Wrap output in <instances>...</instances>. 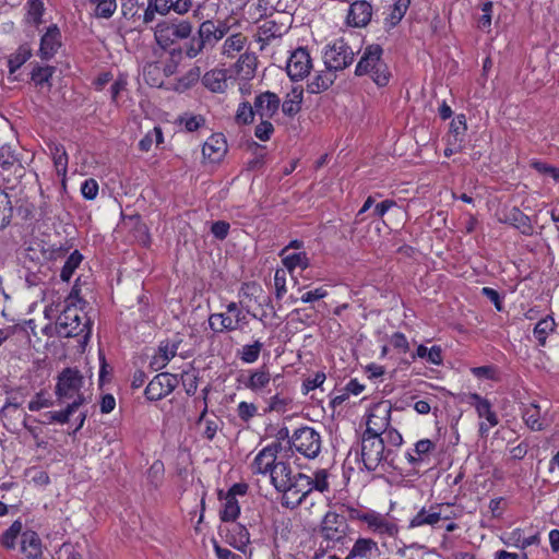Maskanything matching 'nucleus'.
<instances>
[{
    "instance_id": "obj_1",
    "label": "nucleus",
    "mask_w": 559,
    "mask_h": 559,
    "mask_svg": "<svg viewBox=\"0 0 559 559\" xmlns=\"http://www.w3.org/2000/svg\"><path fill=\"white\" fill-rule=\"evenodd\" d=\"M354 456L356 462H360L369 472L394 466L395 452L392 448L384 445V438L382 436L362 435L360 445L350 450L348 460Z\"/></svg>"
},
{
    "instance_id": "obj_2",
    "label": "nucleus",
    "mask_w": 559,
    "mask_h": 559,
    "mask_svg": "<svg viewBox=\"0 0 559 559\" xmlns=\"http://www.w3.org/2000/svg\"><path fill=\"white\" fill-rule=\"evenodd\" d=\"M345 512L350 521L360 522L367 532L379 539L395 538L400 527L393 516L370 508L345 506Z\"/></svg>"
},
{
    "instance_id": "obj_3",
    "label": "nucleus",
    "mask_w": 559,
    "mask_h": 559,
    "mask_svg": "<svg viewBox=\"0 0 559 559\" xmlns=\"http://www.w3.org/2000/svg\"><path fill=\"white\" fill-rule=\"evenodd\" d=\"M382 55L383 49L380 45H368L356 66L355 74L357 76L369 75L380 87L388 85L391 72L382 59Z\"/></svg>"
},
{
    "instance_id": "obj_4",
    "label": "nucleus",
    "mask_w": 559,
    "mask_h": 559,
    "mask_svg": "<svg viewBox=\"0 0 559 559\" xmlns=\"http://www.w3.org/2000/svg\"><path fill=\"white\" fill-rule=\"evenodd\" d=\"M85 379L76 368H64L57 377L55 394L60 402L71 401L78 407L87 402Z\"/></svg>"
},
{
    "instance_id": "obj_5",
    "label": "nucleus",
    "mask_w": 559,
    "mask_h": 559,
    "mask_svg": "<svg viewBox=\"0 0 559 559\" xmlns=\"http://www.w3.org/2000/svg\"><path fill=\"white\" fill-rule=\"evenodd\" d=\"M83 307L63 306L61 313L56 322V330L60 337H78L81 336L79 343L85 347L90 337L88 322H82L85 316H82Z\"/></svg>"
},
{
    "instance_id": "obj_6",
    "label": "nucleus",
    "mask_w": 559,
    "mask_h": 559,
    "mask_svg": "<svg viewBox=\"0 0 559 559\" xmlns=\"http://www.w3.org/2000/svg\"><path fill=\"white\" fill-rule=\"evenodd\" d=\"M192 34V24L187 20H164L156 24L154 38L162 49H168L178 40L188 39Z\"/></svg>"
},
{
    "instance_id": "obj_7",
    "label": "nucleus",
    "mask_w": 559,
    "mask_h": 559,
    "mask_svg": "<svg viewBox=\"0 0 559 559\" xmlns=\"http://www.w3.org/2000/svg\"><path fill=\"white\" fill-rule=\"evenodd\" d=\"M290 449L308 460L316 459L322 449V437L314 428L305 426L289 437Z\"/></svg>"
},
{
    "instance_id": "obj_8",
    "label": "nucleus",
    "mask_w": 559,
    "mask_h": 559,
    "mask_svg": "<svg viewBox=\"0 0 559 559\" xmlns=\"http://www.w3.org/2000/svg\"><path fill=\"white\" fill-rule=\"evenodd\" d=\"M457 513L454 512L450 503H433L428 508L423 507L408 522V528L420 526L435 527L442 520H454Z\"/></svg>"
},
{
    "instance_id": "obj_9",
    "label": "nucleus",
    "mask_w": 559,
    "mask_h": 559,
    "mask_svg": "<svg viewBox=\"0 0 559 559\" xmlns=\"http://www.w3.org/2000/svg\"><path fill=\"white\" fill-rule=\"evenodd\" d=\"M468 405L475 408L479 418L478 433L481 438H487L490 430L499 424L497 413L492 404L486 397L478 393H468L464 400Z\"/></svg>"
},
{
    "instance_id": "obj_10",
    "label": "nucleus",
    "mask_w": 559,
    "mask_h": 559,
    "mask_svg": "<svg viewBox=\"0 0 559 559\" xmlns=\"http://www.w3.org/2000/svg\"><path fill=\"white\" fill-rule=\"evenodd\" d=\"M310 476L304 473H297L292 480L280 492L282 493L281 503L288 509H296L302 502L307 501L311 493Z\"/></svg>"
},
{
    "instance_id": "obj_11",
    "label": "nucleus",
    "mask_w": 559,
    "mask_h": 559,
    "mask_svg": "<svg viewBox=\"0 0 559 559\" xmlns=\"http://www.w3.org/2000/svg\"><path fill=\"white\" fill-rule=\"evenodd\" d=\"M246 323L247 313L236 302H229L226 311L213 313L209 318V324L214 332L242 329Z\"/></svg>"
},
{
    "instance_id": "obj_12",
    "label": "nucleus",
    "mask_w": 559,
    "mask_h": 559,
    "mask_svg": "<svg viewBox=\"0 0 559 559\" xmlns=\"http://www.w3.org/2000/svg\"><path fill=\"white\" fill-rule=\"evenodd\" d=\"M355 52L350 46L343 39L337 38L328 44L323 52L325 68L335 72L349 67L354 61Z\"/></svg>"
},
{
    "instance_id": "obj_13",
    "label": "nucleus",
    "mask_w": 559,
    "mask_h": 559,
    "mask_svg": "<svg viewBox=\"0 0 559 559\" xmlns=\"http://www.w3.org/2000/svg\"><path fill=\"white\" fill-rule=\"evenodd\" d=\"M392 406L389 401L373 404L367 414L364 435L382 436L390 425Z\"/></svg>"
},
{
    "instance_id": "obj_14",
    "label": "nucleus",
    "mask_w": 559,
    "mask_h": 559,
    "mask_svg": "<svg viewBox=\"0 0 559 559\" xmlns=\"http://www.w3.org/2000/svg\"><path fill=\"white\" fill-rule=\"evenodd\" d=\"M312 68V60L308 49L299 47L294 50L286 63V71L293 81L306 78Z\"/></svg>"
},
{
    "instance_id": "obj_15",
    "label": "nucleus",
    "mask_w": 559,
    "mask_h": 559,
    "mask_svg": "<svg viewBox=\"0 0 559 559\" xmlns=\"http://www.w3.org/2000/svg\"><path fill=\"white\" fill-rule=\"evenodd\" d=\"M280 450V442H272L261 449L250 464L252 473L266 476L273 466L278 462L277 453Z\"/></svg>"
},
{
    "instance_id": "obj_16",
    "label": "nucleus",
    "mask_w": 559,
    "mask_h": 559,
    "mask_svg": "<svg viewBox=\"0 0 559 559\" xmlns=\"http://www.w3.org/2000/svg\"><path fill=\"white\" fill-rule=\"evenodd\" d=\"M382 551L378 540L368 536H359L348 551L346 559H380Z\"/></svg>"
},
{
    "instance_id": "obj_17",
    "label": "nucleus",
    "mask_w": 559,
    "mask_h": 559,
    "mask_svg": "<svg viewBox=\"0 0 559 559\" xmlns=\"http://www.w3.org/2000/svg\"><path fill=\"white\" fill-rule=\"evenodd\" d=\"M346 523L341 515L333 511L324 514L321 522V535L325 540L340 542L344 538Z\"/></svg>"
},
{
    "instance_id": "obj_18",
    "label": "nucleus",
    "mask_w": 559,
    "mask_h": 559,
    "mask_svg": "<svg viewBox=\"0 0 559 559\" xmlns=\"http://www.w3.org/2000/svg\"><path fill=\"white\" fill-rule=\"evenodd\" d=\"M229 26L225 21L206 20L199 26L198 34L207 48H213L228 33Z\"/></svg>"
},
{
    "instance_id": "obj_19",
    "label": "nucleus",
    "mask_w": 559,
    "mask_h": 559,
    "mask_svg": "<svg viewBox=\"0 0 559 559\" xmlns=\"http://www.w3.org/2000/svg\"><path fill=\"white\" fill-rule=\"evenodd\" d=\"M176 379L169 373L155 376L145 389V396L150 401H159L169 395L175 389Z\"/></svg>"
},
{
    "instance_id": "obj_20",
    "label": "nucleus",
    "mask_w": 559,
    "mask_h": 559,
    "mask_svg": "<svg viewBox=\"0 0 559 559\" xmlns=\"http://www.w3.org/2000/svg\"><path fill=\"white\" fill-rule=\"evenodd\" d=\"M436 450V443L430 439L418 440L413 449L405 452V459L408 464L414 468L420 467L423 464L429 462L431 453Z\"/></svg>"
},
{
    "instance_id": "obj_21",
    "label": "nucleus",
    "mask_w": 559,
    "mask_h": 559,
    "mask_svg": "<svg viewBox=\"0 0 559 559\" xmlns=\"http://www.w3.org/2000/svg\"><path fill=\"white\" fill-rule=\"evenodd\" d=\"M61 47V32L57 25H51L40 38L38 56L43 60H50Z\"/></svg>"
},
{
    "instance_id": "obj_22",
    "label": "nucleus",
    "mask_w": 559,
    "mask_h": 559,
    "mask_svg": "<svg viewBox=\"0 0 559 559\" xmlns=\"http://www.w3.org/2000/svg\"><path fill=\"white\" fill-rule=\"evenodd\" d=\"M20 544L23 559H44L41 539L36 532L32 530L24 531Z\"/></svg>"
},
{
    "instance_id": "obj_23",
    "label": "nucleus",
    "mask_w": 559,
    "mask_h": 559,
    "mask_svg": "<svg viewBox=\"0 0 559 559\" xmlns=\"http://www.w3.org/2000/svg\"><path fill=\"white\" fill-rule=\"evenodd\" d=\"M371 16L372 5L369 2L354 1L348 9L347 24L353 27H364L370 22Z\"/></svg>"
},
{
    "instance_id": "obj_24",
    "label": "nucleus",
    "mask_w": 559,
    "mask_h": 559,
    "mask_svg": "<svg viewBox=\"0 0 559 559\" xmlns=\"http://www.w3.org/2000/svg\"><path fill=\"white\" fill-rule=\"evenodd\" d=\"M501 540L506 546H511L520 550H525L530 546L539 545L540 536L539 533H534L530 536H525L524 530L516 527L509 533H504L501 536Z\"/></svg>"
},
{
    "instance_id": "obj_25",
    "label": "nucleus",
    "mask_w": 559,
    "mask_h": 559,
    "mask_svg": "<svg viewBox=\"0 0 559 559\" xmlns=\"http://www.w3.org/2000/svg\"><path fill=\"white\" fill-rule=\"evenodd\" d=\"M227 153V142L222 133L212 134L203 144L202 154L211 163L223 159Z\"/></svg>"
},
{
    "instance_id": "obj_26",
    "label": "nucleus",
    "mask_w": 559,
    "mask_h": 559,
    "mask_svg": "<svg viewBox=\"0 0 559 559\" xmlns=\"http://www.w3.org/2000/svg\"><path fill=\"white\" fill-rule=\"evenodd\" d=\"M247 373L248 376L242 380L245 388L251 390L255 394L264 393L271 383V374L265 366L259 369H250Z\"/></svg>"
},
{
    "instance_id": "obj_27",
    "label": "nucleus",
    "mask_w": 559,
    "mask_h": 559,
    "mask_svg": "<svg viewBox=\"0 0 559 559\" xmlns=\"http://www.w3.org/2000/svg\"><path fill=\"white\" fill-rule=\"evenodd\" d=\"M280 97L270 91L261 93L254 99V109L261 118H272L280 108Z\"/></svg>"
},
{
    "instance_id": "obj_28",
    "label": "nucleus",
    "mask_w": 559,
    "mask_h": 559,
    "mask_svg": "<svg viewBox=\"0 0 559 559\" xmlns=\"http://www.w3.org/2000/svg\"><path fill=\"white\" fill-rule=\"evenodd\" d=\"M225 537L226 542L230 546L240 551H245L250 542V534L247 527L242 524L236 523L235 521L228 522Z\"/></svg>"
},
{
    "instance_id": "obj_29",
    "label": "nucleus",
    "mask_w": 559,
    "mask_h": 559,
    "mask_svg": "<svg viewBox=\"0 0 559 559\" xmlns=\"http://www.w3.org/2000/svg\"><path fill=\"white\" fill-rule=\"evenodd\" d=\"M522 417L525 425L533 431H542L546 428L542 408L535 401L524 405Z\"/></svg>"
},
{
    "instance_id": "obj_30",
    "label": "nucleus",
    "mask_w": 559,
    "mask_h": 559,
    "mask_svg": "<svg viewBox=\"0 0 559 559\" xmlns=\"http://www.w3.org/2000/svg\"><path fill=\"white\" fill-rule=\"evenodd\" d=\"M267 475L270 476L271 484L277 491L286 488V485L294 477L292 467L283 461H278Z\"/></svg>"
},
{
    "instance_id": "obj_31",
    "label": "nucleus",
    "mask_w": 559,
    "mask_h": 559,
    "mask_svg": "<svg viewBox=\"0 0 559 559\" xmlns=\"http://www.w3.org/2000/svg\"><path fill=\"white\" fill-rule=\"evenodd\" d=\"M203 85L213 93H224L227 87V72L223 69H213L202 78Z\"/></svg>"
},
{
    "instance_id": "obj_32",
    "label": "nucleus",
    "mask_w": 559,
    "mask_h": 559,
    "mask_svg": "<svg viewBox=\"0 0 559 559\" xmlns=\"http://www.w3.org/2000/svg\"><path fill=\"white\" fill-rule=\"evenodd\" d=\"M467 131L466 118L463 114L457 115L450 122L448 143L454 147L463 148L464 138Z\"/></svg>"
},
{
    "instance_id": "obj_33",
    "label": "nucleus",
    "mask_w": 559,
    "mask_h": 559,
    "mask_svg": "<svg viewBox=\"0 0 559 559\" xmlns=\"http://www.w3.org/2000/svg\"><path fill=\"white\" fill-rule=\"evenodd\" d=\"M335 80V71L326 68L325 70L319 71L314 74V76L309 81L307 90L311 94H319L326 91Z\"/></svg>"
},
{
    "instance_id": "obj_34",
    "label": "nucleus",
    "mask_w": 559,
    "mask_h": 559,
    "mask_svg": "<svg viewBox=\"0 0 559 559\" xmlns=\"http://www.w3.org/2000/svg\"><path fill=\"white\" fill-rule=\"evenodd\" d=\"M283 265L292 274L296 269L306 270L309 264V258L305 251L288 252V249H282L280 252Z\"/></svg>"
},
{
    "instance_id": "obj_35",
    "label": "nucleus",
    "mask_w": 559,
    "mask_h": 559,
    "mask_svg": "<svg viewBox=\"0 0 559 559\" xmlns=\"http://www.w3.org/2000/svg\"><path fill=\"white\" fill-rule=\"evenodd\" d=\"M304 100V88L301 86H293L292 90L286 94L285 99L282 104V111L284 115L294 117L300 109Z\"/></svg>"
},
{
    "instance_id": "obj_36",
    "label": "nucleus",
    "mask_w": 559,
    "mask_h": 559,
    "mask_svg": "<svg viewBox=\"0 0 559 559\" xmlns=\"http://www.w3.org/2000/svg\"><path fill=\"white\" fill-rule=\"evenodd\" d=\"M247 37L241 33L228 36L222 47L223 56L235 58L246 46Z\"/></svg>"
},
{
    "instance_id": "obj_37",
    "label": "nucleus",
    "mask_w": 559,
    "mask_h": 559,
    "mask_svg": "<svg viewBox=\"0 0 559 559\" xmlns=\"http://www.w3.org/2000/svg\"><path fill=\"white\" fill-rule=\"evenodd\" d=\"M240 513V506L237 498H234L233 495H225L222 498V509H221V520L223 522H233L235 521Z\"/></svg>"
},
{
    "instance_id": "obj_38",
    "label": "nucleus",
    "mask_w": 559,
    "mask_h": 559,
    "mask_svg": "<svg viewBox=\"0 0 559 559\" xmlns=\"http://www.w3.org/2000/svg\"><path fill=\"white\" fill-rule=\"evenodd\" d=\"M257 68V57L253 52H243L240 55L236 70L243 79L249 80L253 78Z\"/></svg>"
},
{
    "instance_id": "obj_39",
    "label": "nucleus",
    "mask_w": 559,
    "mask_h": 559,
    "mask_svg": "<svg viewBox=\"0 0 559 559\" xmlns=\"http://www.w3.org/2000/svg\"><path fill=\"white\" fill-rule=\"evenodd\" d=\"M32 57V48L28 44L21 45L15 52L8 58L9 73L13 74Z\"/></svg>"
},
{
    "instance_id": "obj_40",
    "label": "nucleus",
    "mask_w": 559,
    "mask_h": 559,
    "mask_svg": "<svg viewBox=\"0 0 559 559\" xmlns=\"http://www.w3.org/2000/svg\"><path fill=\"white\" fill-rule=\"evenodd\" d=\"M48 148L52 156L57 173L59 175H66L68 169V154L64 146L57 142H50L48 143Z\"/></svg>"
},
{
    "instance_id": "obj_41",
    "label": "nucleus",
    "mask_w": 559,
    "mask_h": 559,
    "mask_svg": "<svg viewBox=\"0 0 559 559\" xmlns=\"http://www.w3.org/2000/svg\"><path fill=\"white\" fill-rule=\"evenodd\" d=\"M411 0H396L393 7L390 8V13L384 19V25L388 28H392L400 23L405 15Z\"/></svg>"
},
{
    "instance_id": "obj_42",
    "label": "nucleus",
    "mask_w": 559,
    "mask_h": 559,
    "mask_svg": "<svg viewBox=\"0 0 559 559\" xmlns=\"http://www.w3.org/2000/svg\"><path fill=\"white\" fill-rule=\"evenodd\" d=\"M13 217L11 197L0 188V230L5 229Z\"/></svg>"
},
{
    "instance_id": "obj_43",
    "label": "nucleus",
    "mask_w": 559,
    "mask_h": 559,
    "mask_svg": "<svg viewBox=\"0 0 559 559\" xmlns=\"http://www.w3.org/2000/svg\"><path fill=\"white\" fill-rule=\"evenodd\" d=\"M207 393H209V388H204L202 390L204 408L199 417V423L205 425L204 430H203V436L206 439L212 440L218 430V425H217L216 420L209 419L205 417L206 413H207V403H206Z\"/></svg>"
},
{
    "instance_id": "obj_44",
    "label": "nucleus",
    "mask_w": 559,
    "mask_h": 559,
    "mask_svg": "<svg viewBox=\"0 0 559 559\" xmlns=\"http://www.w3.org/2000/svg\"><path fill=\"white\" fill-rule=\"evenodd\" d=\"M22 528V522L20 520L14 521L11 526L1 535L0 544L7 549H14L17 537L23 533Z\"/></svg>"
},
{
    "instance_id": "obj_45",
    "label": "nucleus",
    "mask_w": 559,
    "mask_h": 559,
    "mask_svg": "<svg viewBox=\"0 0 559 559\" xmlns=\"http://www.w3.org/2000/svg\"><path fill=\"white\" fill-rule=\"evenodd\" d=\"M83 260V255L78 251L74 250L64 262L61 272L60 277L63 282H69L72 277L75 270L79 267Z\"/></svg>"
},
{
    "instance_id": "obj_46",
    "label": "nucleus",
    "mask_w": 559,
    "mask_h": 559,
    "mask_svg": "<svg viewBox=\"0 0 559 559\" xmlns=\"http://www.w3.org/2000/svg\"><path fill=\"white\" fill-rule=\"evenodd\" d=\"M14 169H22L21 165L19 164L17 158L14 156V154L11 152L9 147H1L0 148V176H4L5 171H11Z\"/></svg>"
},
{
    "instance_id": "obj_47",
    "label": "nucleus",
    "mask_w": 559,
    "mask_h": 559,
    "mask_svg": "<svg viewBox=\"0 0 559 559\" xmlns=\"http://www.w3.org/2000/svg\"><path fill=\"white\" fill-rule=\"evenodd\" d=\"M555 325V320L551 317H546L537 322L534 329V336L538 341L539 346L546 345L547 335L554 331Z\"/></svg>"
},
{
    "instance_id": "obj_48",
    "label": "nucleus",
    "mask_w": 559,
    "mask_h": 559,
    "mask_svg": "<svg viewBox=\"0 0 559 559\" xmlns=\"http://www.w3.org/2000/svg\"><path fill=\"white\" fill-rule=\"evenodd\" d=\"M164 142V135L160 127H154L152 131H148L143 139L139 142V148L142 152H148L153 144L159 145Z\"/></svg>"
},
{
    "instance_id": "obj_49",
    "label": "nucleus",
    "mask_w": 559,
    "mask_h": 559,
    "mask_svg": "<svg viewBox=\"0 0 559 559\" xmlns=\"http://www.w3.org/2000/svg\"><path fill=\"white\" fill-rule=\"evenodd\" d=\"M26 7L28 21L36 26L39 25L45 12L44 2L41 0H27Z\"/></svg>"
},
{
    "instance_id": "obj_50",
    "label": "nucleus",
    "mask_w": 559,
    "mask_h": 559,
    "mask_svg": "<svg viewBox=\"0 0 559 559\" xmlns=\"http://www.w3.org/2000/svg\"><path fill=\"white\" fill-rule=\"evenodd\" d=\"M255 114L254 105L252 106L250 103L243 102L239 104L235 119L239 124H248L253 121Z\"/></svg>"
},
{
    "instance_id": "obj_51",
    "label": "nucleus",
    "mask_w": 559,
    "mask_h": 559,
    "mask_svg": "<svg viewBox=\"0 0 559 559\" xmlns=\"http://www.w3.org/2000/svg\"><path fill=\"white\" fill-rule=\"evenodd\" d=\"M79 407L76 406V404H68V406L66 407V409L63 411H60V412H48L45 414V416L47 417V421L49 424L56 421V423H59V424H66L69 421L70 419V416L73 415V413L78 409Z\"/></svg>"
},
{
    "instance_id": "obj_52",
    "label": "nucleus",
    "mask_w": 559,
    "mask_h": 559,
    "mask_svg": "<svg viewBox=\"0 0 559 559\" xmlns=\"http://www.w3.org/2000/svg\"><path fill=\"white\" fill-rule=\"evenodd\" d=\"M328 472L326 469H318L313 473V477L310 476V487L311 492L317 490L319 492H324L329 489L328 481Z\"/></svg>"
},
{
    "instance_id": "obj_53",
    "label": "nucleus",
    "mask_w": 559,
    "mask_h": 559,
    "mask_svg": "<svg viewBox=\"0 0 559 559\" xmlns=\"http://www.w3.org/2000/svg\"><path fill=\"white\" fill-rule=\"evenodd\" d=\"M206 48L207 47L202 40V37L198 34L197 36L191 37L186 44L185 53L188 58L193 59Z\"/></svg>"
},
{
    "instance_id": "obj_54",
    "label": "nucleus",
    "mask_w": 559,
    "mask_h": 559,
    "mask_svg": "<svg viewBox=\"0 0 559 559\" xmlns=\"http://www.w3.org/2000/svg\"><path fill=\"white\" fill-rule=\"evenodd\" d=\"M175 354L176 352H156L150 361L151 369L162 370L175 357Z\"/></svg>"
},
{
    "instance_id": "obj_55",
    "label": "nucleus",
    "mask_w": 559,
    "mask_h": 559,
    "mask_svg": "<svg viewBox=\"0 0 559 559\" xmlns=\"http://www.w3.org/2000/svg\"><path fill=\"white\" fill-rule=\"evenodd\" d=\"M325 379L326 376L323 371H317L313 376H309L304 380L302 393L308 394L310 391L320 388L324 383Z\"/></svg>"
},
{
    "instance_id": "obj_56",
    "label": "nucleus",
    "mask_w": 559,
    "mask_h": 559,
    "mask_svg": "<svg viewBox=\"0 0 559 559\" xmlns=\"http://www.w3.org/2000/svg\"><path fill=\"white\" fill-rule=\"evenodd\" d=\"M117 9L116 0H103L94 10V14L99 19H109L114 15Z\"/></svg>"
},
{
    "instance_id": "obj_57",
    "label": "nucleus",
    "mask_w": 559,
    "mask_h": 559,
    "mask_svg": "<svg viewBox=\"0 0 559 559\" xmlns=\"http://www.w3.org/2000/svg\"><path fill=\"white\" fill-rule=\"evenodd\" d=\"M55 72V68L50 66L46 67H36L32 71V80L37 85H41L44 83L49 82L50 78Z\"/></svg>"
},
{
    "instance_id": "obj_58",
    "label": "nucleus",
    "mask_w": 559,
    "mask_h": 559,
    "mask_svg": "<svg viewBox=\"0 0 559 559\" xmlns=\"http://www.w3.org/2000/svg\"><path fill=\"white\" fill-rule=\"evenodd\" d=\"M258 414V407L253 403L240 402L237 406V415L243 421H249Z\"/></svg>"
},
{
    "instance_id": "obj_59",
    "label": "nucleus",
    "mask_w": 559,
    "mask_h": 559,
    "mask_svg": "<svg viewBox=\"0 0 559 559\" xmlns=\"http://www.w3.org/2000/svg\"><path fill=\"white\" fill-rule=\"evenodd\" d=\"M180 122L187 131L193 132L204 124L205 119L201 115H185L180 118Z\"/></svg>"
},
{
    "instance_id": "obj_60",
    "label": "nucleus",
    "mask_w": 559,
    "mask_h": 559,
    "mask_svg": "<svg viewBox=\"0 0 559 559\" xmlns=\"http://www.w3.org/2000/svg\"><path fill=\"white\" fill-rule=\"evenodd\" d=\"M50 406H52V401L43 391L36 393L34 399L28 403V409L32 412H37Z\"/></svg>"
},
{
    "instance_id": "obj_61",
    "label": "nucleus",
    "mask_w": 559,
    "mask_h": 559,
    "mask_svg": "<svg viewBox=\"0 0 559 559\" xmlns=\"http://www.w3.org/2000/svg\"><path fill=\"white\" fill-rule=\"evenodd\" d=\"M80 278L75 281L74 286L72 287L69 296L64 300V306L71 307H85V301L80 297V287H79Z\"/></svg>"
},
{
    "instance_id": "obj_62",
    "label": "nucleus",
    "mask_w": 559,
    "mask_h": 559,
    "mask_svg": "<svg viewBox=\"0 0 559 559\" xmlns=\"http://www.w3.org/2000/svg\"><path fill=\"white\" fill-rule=\"evenodd\" d=\"M82 195L86 200H94L98 193V183L95 179H86L81 186Z\"/></svg>"
},
{
    "instance_id": "obj_63",
    "label": "nucleus",
    "mask_w": 559,
    "mask_h": 559,
    "mask_svg": "<svg viewBox=\"0 0 559 559\" xmlns=\"http://www.w3.org/2000/svg\"><path fill=\"white\" fill-rule=\"evenodd\" d=\"M273 131V124L267 120H263L255 127L254 135L261 141H267Z\"/></svg>"
},
{
    "instance_id": "obj_64",
    "label": "nucleus",
    "mask_w": 559,
    "mask_h": 559,
    "mask_svg": "<svg viewBox=\"0 0 559 559\" xmlns=\"http://www.w3.org/2000/svg\"><path fill=\"white\" fill-rule=\"evenodd\" d=\"M533 167L538 173L551 177L555 181L559 180V168L552 167L542 162L533 163Z\"/></svg>"
}]
</instances>
